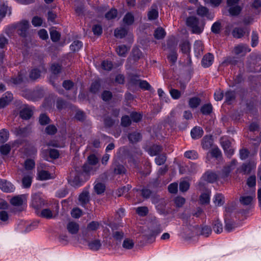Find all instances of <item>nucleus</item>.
Returning <instances> with one entry per match:
<instances>
[{
    "label": "nucleus",
    "instance_id": "nucleus-56",
    "mask_svg": "<svg viewBox=\"0 0 261 261\" xmlns=\"http://www.w3.org/2000/svg\"><path fill=\"white\" fill-rule=\"evenodd\" d=\"M117 15V11L116 9H111L108 12H107L105 17L108 19H111L115 18Z\"/></svg>",
    "mask_w": 261,
    "mask_h": 261
},
{
    "label": "nucleus",
    "instance_id": "nucleus-43",
    "mask_svg": "<svg viewBox=\"0 0 261 261\" xmlns=\"http://www.w3.org/2000/svg\"><path fill=\"white\" fill-rule=\"evenodd\" d=\"M212 106L211 104L208 103L204 105L201 108V112L204 115H207L210 114L212 111Z\"/></svg>",
    "mask_w": 261,
    "mask_h": 261
},
{
    "label": "nucleus",
    "instance_id": "nucleus-17",
    "mask_svg": "<svg viewBox=\"0 0 261 261\" xmlns=\"http://www.w3.org/2000/svg\"><path fill=\"white\" fill-rule=\"evenodd\" d=\"M68 232L71 234H76L79 230V225L74 222H70L67 225Z\"/></svg>",
    "mask_w": 261,
    "mask_h": 261
},
{
    "label": "nucleus",
    "instance_id": "nucleus-29",
    "mask_svg": "<svg viewBox=\"0 0 261 261\" xmlns=\"http://www.w3.org/2000/svg\"><path fill=\"white\" fill-rule=\"evenodd\" d=\"M194 47L197 56H200L202 53L203 49V46L202 42L199 40L195 41Z\"/></svg>",
    "mask_w": 261,
    "mask_h": 261
},
{
    "label": "nucleus",
    "instance_id": "nucleus-55",
    "mask_svg": "<svg viewBox=\"0 0 261 261\" xmlns=\"http://www.w3.org/2000/svg\"><path fill=\"white\" fill-rule=\"evenodd\" d=\"M135 84H138L141 88L146 90H149L151 88L150 85L146 81L138 80L136 82Z\"/></svg>",
    "mask_w": 261,
    "mask_h": 261
},
{
    "label": "nucleus",
    "instance_id": "nucleus-13",
    "mask_svg": "<svg viewBox=\"0 0 261 261\" xmlns=\"http://www.w3.org/2000/svg\"><path fill=\"white\" fill-rule=\"evenodd\" d=\"M72 174H74V176L71 177L69 180L70 185L73 187H78L80 186L82 181L81 178V176L82 174L77 173H72Z\"/></svg>",
    "mask_w": 261,
    "mask_h": 261
},
{
    "label": "nucleus",
    "instance_id": "nucleus-23",
    "mask_svg": "<svg viewBox=\"0 0 261 261\" xmlns=\"http://www.w3.org/2000/svg\"><path fill=\"white\" fill-rule=\"evenodd\" d=\"M79 201L82 205L87 204L89 201V194L87 191L83 192L79 196Z\"/></svg>",
    "mask_w": 261,
    "mask_h": 261
},
{
    "label": "nucleus",
    "instance_id": "nucleus-48",
    "mask_svg": "<svg viewBox=\"0 0 261 261\" xmlns=\"http://www.w3.org/2000/svg\"><path fill=\"white\" fill-rule=\"evenodd\" d=\"M94 190L97 194H100L104 192L105 186L103 184L97 183L94 186Z\"/></svg>",
    "mask_w": 261,
    "mask_h": 261
},
{
    "label": "nucleus",
    "instance_id": "nucleus-31",
    "mask_svg": "<svg viewBox=\"0 0 261 261\" xmlns=\"http://www.w3.org/2000/svg\"><path fill=\"white\" fill-rule=\"evenodd\" d=\"M9 133L6 129H2L0 130V143H3L6 142L9 138Z\"/></svg>",
    "mask_w": 261,
    "mask_h": 261
},
{
    "label": "nucleus",
    "instance_id": "nucleus-47",
    "mask_svg": "<svg viewBox=\"0 0 261 261\" xmlns=\"http://www.w3.org/2000/svg\"><path fill=\"white\" fill-rule=\"evenodd\" d=\"M82 42L76 40L74 41L70 46L71 50L73 51H78L82 47Z\"/></svg>",
    "mask_w": 261,
    "mask_h": 261
},
{
    "label": "nucleus",
    "instance_id": "nucleus-25",
    "mask_svg": "<svg viewBox=\"0 0 261 261\" xmlns=\"http://www.w3.org/2000/svg\"><path fill=\"white\" fill-rule=\"evenodd\" d=\"M246 30V29L236 28L233 29L232 34L234 38H240L244 35Z\"/></svg>",
    "mask_w": 261,
    "mask_h": 261
},
{
    "label": "nucleus",
    "instance_id": "nucleus-57",
    "mask_svg": "<svg viewBox=\"0 0 261 261\" xmlns=\"http://www.w3.org/2000/svg\"><path fill=\"white\" fill-rule=\"evenodd\" d=\"M231 170V169L229 166L225 167L222 170L220 177L224 180H225L228 177Z\"/></svg>",
    "mask_w": 261,
    "mask_h": 261
},
{
    "label": "nucleus",
    "instance_id": "nucleus-11",
    "mask_svg": "<svg viewBox=\"0 0 261 261\" xmlns=\"http://www.w3.org/2000/svg\"><path fill=\"white\" fill-rule=\"evenodd\" d=\"M11 204L15 207H20L19 211H21L22 210V205L23 203L22 196L18 195L15 196L11 198L10 200Z\"/></svg>",
    "mask_w": 261,
    "mask_h": 261
},
{
    "label": "nucleus",
    "instance_id": "nucleus-46",
    "mask_svg": "<svg viewBox=\"0 0 261 261\" xmlns=\"http://www.w3.org/2000/svg\"><path fill=\"white\" fill-rule=\"evenodd\" d=\"M136 212L140 216H145L147 214L148 210L146 206H140L136 208Z\"/></svg>",
    "mask_w": 261,
    "mask_h": 261
},
{
    "label": "nucleus",
    "instance_id": "nucleus-12",
    "mask_svg": "<svg viewBox=\"0 0 261 261\" xmlns=\"http://www.w3.org/2000/svg\"><path fill=\"white\" fill-rule=\"evenodd\" d=\"M254 197V193H252L250 195H243L240 197V202L243 205H249L251 204Z\"/></svg>",
    "mask_w": 261,
    "mask_h": 261
},
{
    "label": "nucleus",
    "instance_id": "nucleus-62",
    "mask_svg": "<svg viewBox=\"0 0 261 261\" xmlns=\"http://www.w3.org/2000/svg\"><path fill=\"white\" fill-rule=\"evenodd\" d=\"M43 20L41 17L35 16L33 18L32 23L34 27H40L41 25Z\"/></svg>",
    "mask_w": 261,
    "mask_h": 261
},
{
    "label": "nucleus",
    "instance_id": "nucleus-4",
    "mask_svg": "<svg viewBox=\"0 0 261 261\" xmlns=\"http://www.w3.org/2000/svg\"><path fill=\"white\" fill-rule=\"evenodd\" d=\"M221 144L227 156L230 157L233 153V150L230 146V142L226 139H221Z\"/></svg>",
    "mask_w": 261,
    "mask_h": 261
},
{
    "label": "nucleus",
    "instance_id": "nucleus-61",
    "mask_svg": "<svg viewBox=\"0 0 261 261\" xmlns=\"http://www.w3.org/2000/svg\"><path fill=\"white\" fill-rule=\"evenodd\" d=\"M40 76V71L37 69H33L30 74V77L33 80L39 78Z\"/></svg>",
    "mask_w": 261,
    "mask_h": 261
},
{
    "label": "nucleus",
    "instance_id": "nucleus-53",
    "mask_svg": "<svg viewBox=\"0 0 261 261\" xmlns=\"http://www.w3.org/2000/svg\"><path fill=\"white\" fill-rule=\"evenodd\" d=\"M10 150H11L10 146L8 144H6L5 145H2L0 147V152L3 155L8 154L9 153V152L10 151Z\"/></svg>",
    "mask_w": 261,
    "mask_h": 261
},
{
    "label": "nucleus",
    "instance_id": "nucleus-26",
    "mask_svg": "<svg viewBox=\"0 0 261 261\" xmlns=\"http://www.w3.org/2000/svg\"><path fill=\"white\" fill-rule=\"evenodd\" d=\"M113 166L114 167V172L115 174H121L125 173V169L123 165L118 164L116 162H114L113 164Z\"/></svg>",
    "mask_w": 261,
    "mask_h": 261
},
{
    "label": "nucleus",
    "instance_id": "nucleus-54",
    "mask_svg": "<svg viewBox=\"0 0 261 261\" xmlns=\"http://www.w3.org/2000/svg\"><path fill=\"white\" fill-rule=\"evenodd\" d=\"M214 231L217 233H220L222 231V224L218 220L215 221L213 227Z\"/></svg>",
    "mask_w": 261,
    "mask_h": 261
},
{
    "label": "nucleus",
    "instance_id": "nucleus-27",
    "mask_svg": "<svg viewBox=\"0 0 261 261\" xmlns=\"http://www.w3.org/2000/svg\"><path fill=\"white\" fill-rule=\"evenodd\" d=\"M214 203L217 206H220L224 203V197L221 194H217L215 195Z\"/></svg>",
    "mask_w": 261,
    "mask_h": 261
},
{
    "label": "nucleus",
    "instance_id": "nucleus-2",
    "mask_svg": "<svg viewBox=\"0 0 261 261\" xmlns=\"http://www.w3.org/2000/svg\"><path fill=\"white\" fill-rule=\"evenodd\" d=\"M29 27V22L25 20H22L18 23L14 25V28L17 30L18 34L22 37L26 36Z\"/></svg>",
    "mask_w": 261,
    "mask_h": 261
},
{
    "label": "nucleus",
    "instance_id": "nucleus-35",
    "mask_svg": "<svg viewBox=\"0 0 261 261\" xmlns=\"http://www.w3.org/2000/svg\"><path fill=\"white\" fill-rule=\"evenodd\" d=\"M100 227V223L97 221H92L87 226L88 231H96Z\"/></svg>",
    "mask_w": 261,
    "mask_h": 261
},
{
    "label": "nucleus",
    "instance_id": "nucleus-7",
    "mask_svg": "<svg viewBox=\"0 0 261 261\" xmlns=\"http://www.w3.org/2000/svg\"><path fill=\"white\" fill-rule=\"evenodd\" d=\"M0 188L6 192H11L14 191V187L10 182L4 179H0Z\"/></svg>",
    "mask_w": 261,
    "mask_h": 261
},
{
    "label": "nucleus",
    "instance_id": "nucleus-3",
    "mask_svg": "<svg viewBox=\"0 0 261 261\" xmlns=\"http://www.w3.org/2000/svg\"><path fill=\"white\" fill-rule=\"evenodd\" d=\"M45 168V165L42 164H40L37 167V175L39 180H45L51 178L50 174L48 171L44 170Z\"/></svg>",
    "mask_w": 261,
    "mask_h": 261
},
{
    "label": "nucleus",
    "instance_id": "nucleus-16",
    "mask_svg": "<svg viewBox=\"0 0 261 261\" xmlns=\"http://www.w3.org/2000/svg\"><path fill=\"white\" fill-rule=\"evenodd\" d=\"M213 144V141L211 136H205L201 141V145L204 149H209Z\"/></svg>",
    "mask_w": 261,
    "mask_h": 261
},
{
    "label": "nucleus",
    "instance_id": "nucleus-60",
    "mask_svg": "<svg viewBox=\"0 0 261 261\" xmlns=\"http://www.w3.org/2000/svg\"><path fill=\"white\" fill-rule=\"evenodd\" d=\"M212 232L211 228L207 226L203 227L201 229L200 234L205 237H207Z\"/></svg>",
    "mask_w": 261,
    "mask_h": 261
},
{
    "label": "nucleus",
    "instance_id": "nucleus-22",
    "mask_svg": "<svg viewBox=\"0 0 261 261\" xmlns=\"http://www.w3.org/2000/svg\"><path fill=\"white\" fill-rule=\"evenodd\" d=\"M88 246L91 250L97 251L100 248L101 244L99 240H94L89 243Z\"/></svg>",
    "mask_w": 261,
    "mask_h": 261
},
{
    "label": "nucleus",
    "instance_id": "nucleus-58",
    "mask_svg": "<svg viewBox=\"0 0 261 261\" xmlns=\"http://www.w3.org/2000/svg\"><path fill=\"white\" fill-rule=\"evenodd\" d=\"M247 185L249 187H254L256 185V177L254 175L249 176L247 179Z\"/></svg>",
    "mask_w": 261,
    "mask_h": 261
},
{
    "label": "nucleus",
    "instance_id": "nucleus-49",
    "mask_svg": "<svg viewBox=\"0 0 261 261\" xmlns=\"http://www.w3.org/2000/svg\"><path fill=\"white\" fill-rule=\"evenodd\" d=\"M83 170L85 172L88 174H94L96 170V168H94L92 165L89 164H85L83 166Z\"/></svg>",
    "mask_w": 261,
    "mask_h": 261
},
{
    "label": "nucleus",
    "instance_id": "nucleus-14",
    "mask_svg": "<svg viewBox=\"0 0 261 261\" xmlns=\"http://www.w3.org/2000/svg\"><path fill=\"white\" fill-rule=\"evenodd\" d=\"M203 134L202 129L200 127L196 126L191 131V135L193 139H198L201 138Z\"/></svg>",
    "mask_w": 261,
    "mask_h": 261
},
{
    "label": "nucleus",
    "instance_id": "nucleus-21",
    "mask_svg": "<svg viewBox=\"0 0 261 261\" xmlns=\"http://www.w3.org/2000/svg\"><path fill=\"white\" fill-rule=\"evenodd\" d=\"M197 14L200 16L203 17L206 16L208 18H211L208 13V10L206 7L200 6L198 7L196 10Z\"/></svg>",
    "mask_w": 261,
    "mask_h": 261
},
{
    "label": "nucleus",
    "instance_id": "nucleus-9",
    "mask_svg": "<svg viewBox=\"0 0 261 261\" xmlns=\"http://www.w3.org/2000/svg\"><path fill=\"white\" fill-rule=\"evenodd\" d=\"M13 95L11 93H6L0 98V109L4 108L12 100Z\"/></svg>",
    "mask_w": 261,
    "mask_h": 261
},
{
    "label": "nucleus",
    "instance_id": "nucleus-24",
    "mask_svg": "<svg viewBox=\"0 0 261 261\" xmlns=\"http://www.w3.org/2000/svg\"><path fill=\"white\" fill-rule=\"evenodd\" d=\"M201 102V99L199 97H193L189 100V105L191 108L195 109L200 105Z\"/></svg>",
    "mask_w": 261,
    "mask_h": 261
},
{
    "label": "nucleus",
    "instance_id": "nucleus-5",
    "mask_svg": "<svg viewBox=\"0 0 261 261\" xmlns=\"http://www.w3.org/2000/svg\"><path fill=\"white\" fill-rule=\"evenodd\" d=\"M218 177V175L215 172L207 171L203 175L202 178L208 182L213 183L217 180Z\"/></svg>",
    "mask_w": 261,
    "mask_h": 261
},
{
    "label": "nucleus",
    "instance_id": "nucleus-63",
    "mask_svg": "<svg viewBox=\"0 0 261 261\" xmlns=\"http://www.w3.org/2000/svg\"><path fill=\"white\" fill-rule=\"evenodd\" d=\"M82 214V211L79 208H73L71 212V215L73 218H79Z\"/></svg>",
    "mask_w": 261,
    "mask_h": 261
},
{
    "label": "nucleus",
    "instance_id": "nucleus-39",
    "mask_svg": "<svg viewBox=\"0 0 261 261\" xmlns=\"http://www.w3.org/2000/svg\"><path fill=\"white\" fill-rule=\"evenodd\" d=\"M185 156L189 159L195 160L198 158V155L195 150H189L185 152Z\"/></svg>",
    "mask_w": 261,
    "mask_h": 261
},
{
    "label": "nucleus",
    "instance_id": "nucleus-59",
    "mask_svg": "<svg viewBox=\"0 0 261 261\" xmlns=\"http://www.w3.org/2000/svg\"><path fill=\"white\" fill-rule=\"evenodd\" d=\"M57 131V128L54 125H49L45 128V132L48 135H54Z\"/></svg>",
    "mask_w": 261,
    "mask_h": 261
},
{
    "label": "nucleus",
    "instance_id": "nucleus-28",
    "mask_svg": "<svg viewBox=\"0 0 261 261\" xmlns=\"http://www.w3.org/2000/svg\"><path fill=\"white\" fill-rule=\"evenodd\" d=\"M40 216L46 219H51L55 217L53 212L49 208H44L41 211Z\"/></svg>",
    "mask_w": 261,
    "mask_h": 261
},
{
    "label": "nucleus",
    "instance_id": "nucleus-41",
    "mask_svg": "<svg viewBox=\"0 0 261 261\" xmlns=\"http://www.w3.org/2000/svg\"><path fill=\"white\" fill-rule=\"evenodd\" d=\"M7 12H9V14H11V9L7 6L3 5L0 6V17L1 18L4 17Z\"/></svg>",
    "mask_w": 261,
    "mask_h": 261
},
{
    "label": "nucleus",
    "instance_id": "nucleus-52",
    "mask_svg": "<svg viewBox=\"0 0 261 261\" xmlns=\"http://www.w3.org/2000/svg\"><path fill=\"white\" fill-rule=\"evenodd\" d=\"M35 162L32 159H28L24 162V167L26 170H30L35 167Z\"/></svg>",
    "mask_w": 261,
    "mask_h": 261
},
{
    "label": "nucleus",
    "instance_id": "nucleus-19",
    "mask_svg": "<svg viewBox=\"0 0 261 261\" xmlns=\"http://www.w3.org/2000/svg\"><path fill=\"white\" fill-rule=\"evenodd\" d=\"M32 114V111L30 108L25 107L20 111V116L23 119H29Z\"/></svg>",
    "mask_w": 261,
    "mask_h": 261
},
{
    "label": "nucleus",
    "instance_id": "nucleus-45",
    "mask_svg": "<svg viewBox=\"0 0 261 261\" xmlns=\"http://www.w3.org/2000/svg\"><path fill=\"white\" fill-rule=\"evenodd\" d=\"M134 243L133 241L129 239H126L124 240L122 244L123 248L126 249H130L133 248Z\"/></svg>",
    "mask_w": 261,
    "mask_h": 261
},
{
    "label": "nucleus",
    "instance_id": "nucleus-38",
    "mask_svg": "<svg viewBox=\"0 0 261 261\" xmlns=\"http://www.w3.org/2000/svg\"><path fill=\"white\" fill-rule=\"evenodd\" d=\"M229 12L232 16H237L239 15L241 11V8L239 6H229Z\"/></svg>",
    "mask_w": 261,
    "mask_h": 261
},
{
    "label": "nucleus",
    "instance_id": "nucleus-51",
    "mask_svg": "<svg viewBox=\"0 0 261 261\" xmlns=\"http://www.w3.org/2000/svg\"><path fill=\"white\" fill-rule=\"evenodd\" d=\"M39 121L40 124L44 125L49 123L50 119L45 114H42L40 115Z\"/></svg>",
    "mask_w": 261,
    "mask_h": 261
},
{
    "label": "nucleus",
    "instance_id": "nucleus-64",
    "mask_svg": "<svg viewBox=\"0 0 261 261\" xmlns=\"http://www.w3.org/2000/svg\"><path fill=\"white\" fill-rule=\"evenodd\" d=\"M249 154V151L246 148H243L240 150V157L242 160L246 159Z\"/></svg>",
    "mask_w": 261,
    "mask_h": 261
},
{
    "label": "nucleus",
    "instance_id": "nucleus-8",
    "mask_svg": "<svg viewBox=\"0 0 261 261\" xmlns=\"http://www.w3.org/2000/svg\"><path fill=\"white\" fill-rule=\"evenodd\" d=\"M45 204L44 199L40 197L38 195H34L33 197L32 204L33 206L36 209H39L43 206Z\"/></svg>",
    "mask_w": 261,
    "mask_h": 261
},
{
    "label": "nucleus",
    "instance_id": "nucleus-1",
    "mask_svg": "<svg viewBox=\"0 0 261 261\" xmlns=\"http://www.w3.org/2000/svg\"><path fill=\"white\" fill-rule=\"evenodd\" d=\"M186 24L190 28L193 34H199L204 30L205 23L203 21H199L195 16L188 17L186 19Z\"/></svg>",
    "mask_w": 261,
    "mask_h": 261
},
{
    "label": "nucleus",
    "instance_id": "nucleus-42",
    "mask_svg": "<svg viewBox=\"0 0 261 261\" xmlns=\"http://www.w3.org/2000/svg\"><path fill=\"white\" fill-rule=\"evenodd\" d=\"M154 35L155 38L161 39L165 37V32L163 29L159 28L155 31Z\"/></svg>",
    "mask_w": 261,
    "mask_h": 261
},
{
    "label": "nucleus",
    "instance_id": "nucleus-50",
    "mask_svg": "<svg viewBox=\"0 0 261 261\" xmlns=\"http://www.w3.org/2000/svg\"><path fill=\"white\" fill-rule=\"evenodd\" d=\"M101 67L103 70L110 71L113 68V64L111 61H103L101 63Z\"/></svg>",
    "mask_w": 261,
    "mask_h": 261
},
{
    "label": "nucleus",
    "instance_id": "nucleus-18",
    "mask_svg": "<svg viewBox=\"0 0 261 261\" xmlns=\"http://www.w3.org/2000/svg\"><path fill=\"white\" fill-rule=\"evenodd\" d=\"M148 18L150 20H154L158 17L159 12L156 6H152L148 12Z\"/></svg>",
    "mask_w": 261,
    "mask_h": 261
},
{
    "label": "nucleus",
    "instance_id": "nucleus-30",
    "mask_svg": "<svg viewBox=\"0 0 261 261\" xmlns=\"http://www.w3.org/2000/svg\"><path fill=\"white\" fill-rule=\"evenodd\" d=\"M134 21V17L131 13H126L123 18V22L126 25H131Z\"/></svg>",
    "mask_w": 261,
    "mask_h": 261
},
{
    "label": "nucleus",
    "instance_id": "nucleus-15",
    "mask_svg": "<svg viewBox=\"0 0 261 261\" xmlns=\"http://www.w3.org/2000/svg\"><path fill=\"white\" fill-rule=\"evenodd\" d=\"M250 50L246 45L240 44L234 48L233 53L235 55H238L241 54H245L247 52H249Z\"/></svg>",
    "mask_w": 261,
    "mask_h": 261
},
{
    "label": "nucleus",
    "instance_id": "nucleus-20",
    "mask_svg": "<svg viewBox=\"0 0 261 261\" xmlns=\"http://www.w3.org/2000/svg\"><path fill=\"white\" fill-rule=\"evenodd\" d=\"M33 175L31 174L24 176L22 179V186L24 188H29L32 182Z\"/></svg>",
    "mask_w": 261,
    "mask_h": 261
},
{
    "label": "nucleus",
    "instance_id": "nucleus-33",
    "mask_svg": "<svg viewBox=\"0 0 261 261\" xmlns=\"http://www.w3.org/2000/svg\"><path fill=\"white\" fill-rule=\"evenodd\" d=\"M225 101L229 104H230L235 99L236 94L234 91H228L225 93Z\"/></svg>",
    "mask_w": 261,
    "mask_h": 261
},
{
    "label": "nucleus",
    "instance_id": "nucleus-6",
    "mask_svg": "<svg viewBox=\"0 0 261 261\" xmlns=\"http://www.w3.org/2000/svg\"><path fill=\"white\" fill-rule=\"evenodd\" d=\"M256 163L254 161H250L243 164L241 167V171L244 174H249L252 169L256 167Z\"/></svg>",
    "mask_w": 261,
    "mask_h": 261
},
{
    "label": "nucleus",
    "instance_id": "nucleus-44",
    "mask_svg": "<svg viewBox=\"0 0 261 261\" xmlns=\"http://www.w3.org/2000/svg\"><path fill=\"white\" fill-rule=\"evenodd\" d=\"M201 204H207L210 202V193L208 192L202 193L199 199Z\"/></svg>",
    "mask_w": 261,
    "mask_h": 261
},
{
    "label": "nucleus",
    "instance_id": "nucleus-40",
    "mask_svg": "<svg viewBox=\"0 0 261 261\" xmlns=\"http://www.w3.org/2000/svg\"><path fill=\"white\" fill-rule=\"evenodd\" d=\"M24 77V73L23 72H20L17 78H11V82L14 85H17L21 83L23 81Z\"/></svg>",
    "mask_w": 261,
    "mask_h": 261
},
{
    "label": "nucleus",
    "instance_id": "nucleus-37",
    "mask_svg": "<svg viewBox=\"0 0 261 261\" xmlns=\"http://www.w3.org/2000/svg\"><path fill=\"white\" fill-rule=\"evenodd\" d=\"M128 138L130 142L132 143H136L141 139V136L140 133H134L130 134Z\"/></svg>",
    "mask_w": 261,
    "mask_h": 261
},
{
    "label": "nucleus",
    "instance_id": "nucleus-32",
    "mask_svg": "<svg viewBox=\"0 0 261 261\" xmlns=\"http://www.w3.org/2000/svg\"><path fill=\"white\" fill-rule=\"evenodd\" d=\"M129 48L124 45H121L116 48L117 54L122 57H125Z\"/></svg>",
    "mask_w": 261,
    "mask_h": 261
},
{
    "label": "nucleus",
    "instance_id": "nucleus-34",
    "mask_svg": "<svg viewBox=\"0 0 261 261\" xmlns=\"http://www.w3.org/2000/svg\"><path fill=\"white\" fill-rule=\"evenodd\" d=\"M127 31L124 28L117 29L114 31V35L116 37L122 38L127 34Z\"/></svg>",
    "mask_w": 261,
    "mask_h": 261
},
{
    "label": "nucleus",
    "instance_id": "nucleus-10",
    "mask_svg": "<svg viewBox=\"0 0 261 261\" xmlns=\"http://www.w3.org/2000/svg\"><path fill=\"white\" fill-rule=\"evenodd\" d=\"M214 57L211 53H208L205 55L202 58L201 61L202 65L204 68L210 66L213 62Z\"/></svg>",
    "mask_w": 261,
    "mask_h": 261
},
{
    "label": "nucleus",
    "instance_id": "nucleus-36",
    "mask_svg": "<svg viewBox=\"0 0 261 261\" xmlns=\"http://www.w3.org/2000/svg\"><path fill=\"white\" fill-rule=\"evenodd\" d=\"M162 151V147L158 145H154L152 146L149 150V153L151 156H154L156 155L158 153Z\"/></svg>",
    "mask_w": 261,
    "mask_h": 261
}]
</instances>
